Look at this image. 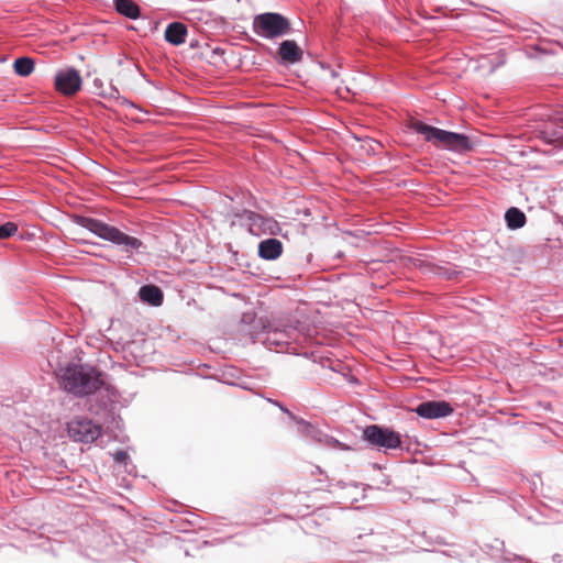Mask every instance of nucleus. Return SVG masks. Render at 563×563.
Segmentation results:
<instances>
[{
	"label": "nucleus",
	"mask_w": 563,
	"mask_h": 563,
	"mask_svg": "<svg viewBox=\"0 0 563 563\" xmlns=\"http://www.w3.org/2000/svg\"><path fill=\"white\" fill-rule=\"evenodd\" d=\"M71 221L75 224L87 229L98 238L119 246L124 253L139 252L143 246V242L140 239L128 235L118 228L99 219L74 214L71 217Z\"/></svg>",
	"instance_id": "1"
},
{
	"label": "nucleus",
	"mask_w": 563,
	"mask_h": 563,
	"mask_svg": "<svg viewBox=\"0 0 563 563\" xmlns=\"http://www.w3.org/2000/svg\"><path fill=\"white\" fill-rule=\"evenodd\" d=\"M410 128L435 147L461 154L467 153L474 148V142L462 133L442 130L419 120L412 121Z\"/></svg>",
	"instance_id": "2"
},
{
	"label": "nucleus",
	"mask_w": 563,
	"mask_h": 563,
	"mask_svg": "<svg viewBox=\"0 0 563 563\" xmlns=\"http://www.w3.org/2000/svg\"><path fill=\"white\" fill-rule=\"evenodd\" d=\"M62 387L76 396H88L97 391L102 380L100 373L90 366H67L60 375Z\"/></svg>",
	"instance_id": "3"
},
{
	"label": "nucleus",
	"mask_w": 563,
	"mask_h": 563,
	"mask_svg": "<svg viewBox=\"0 0 563 563\" xmlns=\"http://www.w3.org/2000/svg\"><path fill=\"white\" fill-rule=\"evenodd\" d=\"M252 30L262 38L274 40L290 34L291 23L280 13L265 12L253 18Z\"/></svg>",
	"instance_id": "4"
},
{
	"label": "nucleus",
	"mask_w": 563,
	"mask_h": 563,
	"mask_svg": "<svg viewBox=\"0 0 563 563\" xmlns=\"http://www.w3.org/2000/svg\"><path fill=\"white\" fill-rule=\"evenodd\" d=\"M363 438L375 448L395 450L401 446V437L398 432L377 424L365 427Z\"/></svg>",
	"instance_id": "5"
},
{
	"label": "nucleus",
	"mask_w": 563,
	"mask_h": 563,
	"mask_svg": "<svg viewBox=\"0 0 563 563\" xmlns=\"http://www.w3.org/2000/svg\"><path fill=\"white\" fill-rule=\"evenodd\" d=\"M67 431L70 439L82 443H92L101 434L100 426L86 418H75L69 421Z\"/></svg>",
	"instance_id": "6"
},
{
	"label": "nucleus",
	"mask_w": 563,
	"mask_h": 563,
	"mask_svg": "<svg viewBox=\"0 0 563 563\" xmlns=\"http://www.w3.org/2000/svg\"><path fill=\"white\" fill-rule=\"evenodd\" d=\"M244 218L249 225V232L255 236L263 234L278 235L282 231L279 223L272 217L245 210Z\"/></svg>",
	"instance_id": "7"
},
{
	"label": "nucleus",
	"mask_w": 563,
	"mask_h": 563,
	"mask_svg": "<svg viewBox=\"0 0 563 563\" xmlns=\"http://www.w3.org/2000/svg\"><path fill=\"white\" fill-rule=\"evenodd\" d=\"M55 89L64 96H73L81 88V77L77 69L68 67L55 74Z\"/></svg>",
	"instance_id": "8"
},
{
	"label": "nucleus",
	"mask_w": 563,
	"mask_h": 563,
	"mask_svg": "<svg viewBox=\"0 0 563 563\" xmlns=\"http://www.w3.org/2000/svg\"><path fill=\"white\" fill-rule=\"evenodd\" d=\"M300 336V330L297 325H286L283 329L274 328L267 332L265 343L269 349H284L289 350V345L292 342L298 341Z\"/></svg>",
	"instance_id": "9"
},
{
	"label": "nucleus",
	"mask_w": 563,
	"mask_h": 563,
	"mask_svg": "<svg viewBox=\"0 0 563 563\" xmlns=\"http://www.w3.org/2000/svg\"><path fill=\"white\" fill-rule=\"evenodd\" d=\"M547 117L549 120L540 128V136L550 144L563 142V110H555Z\"/></svg>",
	"instance_id": "10"
},
{
	"label": "nucleus",
	"mask_w": 563,
	"mask_h": 563,
	"mask_svg": "<svg viewBox=\"0 0 563 563\" xmlns=\"http://www.w3.org/2000/svg\"><path fill=\"white\" fill-rule=\"evenodd\" d=\"M415 412L424 419H439L450 416L453 407L444 400H429L419 404L415 408Z\"/></svg>",
	"instance_id": "11"
},
{
	"label": "nucleus",
	"mask_w": 563,
	"mask_h": 563,
	"mask_svg": "<svg viewBox=\"0 0 563 563\" xmlns=\"http://www.w3.org/2000/svg\"><path fill=\"white\" fill-rule=\"evenodd\" d=\"M278 55L283 64L294 65L302 59V51L295 41L286 40L279 44Z\"/></svg>",
	"instance_id": "12"
},
{
	"label": "nucleus",
	"mask_w": 563,
	"mask_h": 563,
	"mask_svg": "<svg viewBox=\"0 0 563 563\" xmlns=\"http://www.w3.org/2000/svg\"><path fill=\"white\" fill-rule=\"evenodd\" d=\"M274 405H276L282 411L287 413L292 420H295L299 426V432L306 437L307 439H310L312 441H321V432L311 423L305 421L301 418H297L292 412H290L286 407H284L278 401H273Z\"/></svg>",
	"instance_id": "13"
},
{
	"label": "nucleus",
	"mask_w": 563,
	"mask_h": 563,
	"mask_svg": "<svg viewBox=\"0 0 563 563\" xmlns=\"http://www.w3.org/2000/svg\"><path fill=\"white\" fill-rule=\"evenodd\" d=\"M283 254V243L275 239L269 238L263 240L258 244V256L266 261H275Z\"/></svg>",
	"instance_id": "14"
},
{
	"label": "nucleus",
	"mask_w": 563,
	"mask_h": 563,
	"mask_svg": "<svg viewBox=\"0 0 563 563\" xmlns=\"http://www.w3.org/2000/svg\"><path fill=\"white\" fill-rule=\"evenodd\" d=\"M188 30L181 22H172L167 25L164 37L172 45L178 46L186 42Z\"/></svg>",
	"instance_id": "15"
},
{
	"label": "nucleus",
	"mask_w": 563,
	"mask_h": 563,
	"mask_svg": "<svg viewBox=\"0 0 563 563\" xmlns=\"http://www.w3.org/2000/svg\"><path fill=\"white\" fill-rule=\"evenodd\" d=\"M139 297L143 302L152 306H161L163 303L164 295L159 287L155 285H144L139 290Z\"/></svg>",
	"instance_id": "16"
},
{
	"label": "nucleus",
	"mask_w": 563,
	"mask_h": 563,
	"mask_svg": "<svg viewBox=\"0 0 563 563\" xmlns=\"http://www.w3.org/2000/svg\"><path fill=\"white\" fill-rule=\"evenodd\" d=\"M114 7L118 13L131 20H136L141 15L139 5L132 0H114Z\"/></svg>",
	"instance_id": "17"
},
{
	"label": "nucleus",
	"mask_w": 563,
	"mask_h": 563,
	"mask_svg": "<svg viewBox=\"0 0 563 563\" xmlns=\"http://www.w3.org/2000/svg\"><path fill=\"white\" fill-rule=\"evenodd\" d=\"M333 487H338L345 490L343 498L351 503L358 501L361 498L364 497V489L361 488V486L356 483L346 484L340 481L336 484H334Z\"/></svg>",
	"instance_id": "18"
},
{
	"label": "nucleus",
	"mask_w": 563,
	"mask_h": 563,
	"mask_svg": "<svg viewBox=\"0 0 563 563\" xmlns=\"http://www.w3.org/2000/svg\"><path fill=\"white\" fill-rule=\"evenodd\" d=\"M505 220L509 229H520L526 223V214L518 208L511 207L506 211Z\"/></svg>",
	"instance_id": "19"
},
{
	"label": "nucleus",
	"mask_w": 563,
	"mask_h": 563,
	"mask_svg": "<svg viewBox=\"0 0 563 563\" xmlns=\"http://www.w3.org/2000/svg\"><path fill=\"white\" fill-rule=\"evenodd\" d=\"M13 69L16 75L26 77L34 70V60L30 57H19L13 63Z\"/></svg>",
	"instance_id": "20"
},
{
	"label": "nucleus",
	"mask_w": 563,
	"mask_h": 563,
	"mask_svg": "<svg viewBox=\"0 0 563 563\" xmlns=\"http://www.w3.org/2000/svg\"><path fill=\"white\" fill-rule=\"evenodd\" d=\"M18 232V225L14 222H7L0 225V240L8 239Z\"/></svg>",
	"instance_id": "21"
},
{
	"label": "nucleus",
	"mask_w": 563,
	"mask_h": 563,
	"mask_svg": "<svg viewBox=\"0 0 563 563\" xmlns=\"http://www.w3.org/2000/svg\"><path fill=\"white\" fill-rule=\"evenodd\" d=\"M113 456V460L119 463V464H123L124 466H126V463H128V460H129V455L125 451L123 450H119L117 452H114L112 454Z\"/></svg>",
	"instance_id": "22"
},
{
	"label": "nucleus",
	"mask_w": 563,
	"mask_h": 563,
	"mask_svg": "<svg viewBox=\"0 0 563 563\" xmlns=\"http://www.w3.org/2000/svg\"><path fill=\"white\" fill-rule=\"evenodd\" d=\"M109 97L117 98L119 97V90L115 87L110 88Z\"/></svg>",
	"instance_id": "23"
},
{
	"label": "nucleus",
	"mask_w": 563,
	"mask_h": 563,
	"mask_svg": "<svg viewBox=\"0 0 563 563\" xmlns=\"http://www.w3.org/2000/svg\"><path fill=\"white\" fill-rule=\"evenodd\" d=\"M552 561L555 562V563H561L562 562V555L561 554H554L552 556Z\"/></svg>",
	"instance_id": "24"
},
{
	"label": "nucleus",
	"mask_w": 563,
	"mask_h": 563,
	"mask_svg": "<svg viewBox=\"0 0 563 563\" xmlns=\"http://www.w3.org/2000/svg\"><path fill=\"white\" fill-rule=\"evenodd\" d=\"M213 55H222L224 53V51L220 47H216L213 51H212Z\"/></svg>",
	"instance_id": "25"
},
{
	"label": "nucleus",
	"mask_w": 563,
	"mask_h": 563,
	"mask_svg": "<svg viewBox=\"0 0 563 563\" xmlns=\"http://www.w3.org/2000/svg\"><path fill=\"white\" fill-rule=\"evenodd\" d=\"M516 561H517L518 563H530L528 560H525V559H522V558H518Z\"/></svg>",
	"instance_id": "26"
},
{
	"label": "nucleus",
	"mask_w": 563,
	"mask_h": 563,
	"mask_svg": "<svg viewBox=\"0 0 563 563\" xmlns=\"http://www.w3.org/2000/svg\"><path fill=\"white\" fill-rule=\"evenodd\" d=\"M99 82H100V80H99V79H95V85H96V86H99Z\"/></svg>",
	"instance_id": "27"
},
{
	"label": "nucleus",
	"mask_w": 563,
	"mask_h": 563,
	"mask_svg": "<svg viewBox=\"0 0 563 563\" xmlns=\"http://www.w3.org/2000/svg\"><path fill=\"white\" fill-rule=\"evenodd\" d=\"M246 333H247V334H250V336H251V339H252V340H254V335H253V333H251V332H246Z\"/></svg>",
	"instance_id": "28"
}]
</instances>
